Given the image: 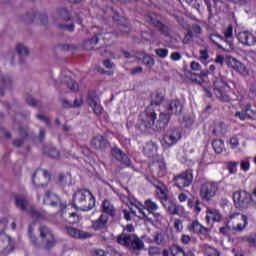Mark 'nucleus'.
<instances>
[{
	"label": "nucleus",
	"instance_id": "2",
	"mask_svg": "<svg viewBox=\"0 0 256 256\" xmlns=\"http://www.w3.org/2000/svg\"><path fill=\"white\" fill-rule=\"evenodd\" d=\"M72 205L80 211H91L95 207V196L88 189H78L73 194Z\"/></svg>",
	"mask_w": 256,
	"mask_h": 256
},
{
	"label": "nucleus",
	"instance_id": "1",
	"mask_svg": "<svg viewBox=\"0 0 256 256\" xmlns=\"http://www.w3.org/2000/svg\"><path fill=\"white\" fill-rule=\"evenodd\" d=\"M181 111H183V105L179 99L170 101L166 108V112H161L159 114V119L155 123V130L165 131L171 120V115H181Z\"/></svg>",
	"mask_w": 256,
	"mask_h": 256
},
{
	"label": "nucleus",
	"instance_id": "59",
	"mask_svg": "<svg viewBox=\"0 0 256 256\" xmlns=\"http://www.w3.org/2000/svg\"><path fill=\"white\" fill-rule=\"evenodd\" d=\"M237 165H239L238 162H228L227 169H228L229 173H231V174L237 173Z\"/></svg>",
	"mask_w": 256,
	"mask_h": 256
},
{
	"label": "nucleus",
	"instance_id": "32",
	"mask_svg": "<svg viewBox=\"0 0 256 256\" xmlns=\"http://www.w3.org/2000/svg\"><path fill=\"white\" fill-rule=\"evenodd\" d=\"M101 37H103V34H96L90 40L86 41L85 47L88 49H95V46L93 45H97L101 41Z\"/></svg>",
	"mask_w": 256,
	"mask_h": 256
},
{
	"label": "nucleus",
	"instance_id": "7",
	"mask_svg": "<svg viewBox=\"0 0 256 256\" xmlns=\"http://www.w3.org/2000/svg\"><path fill=\"white\" fill-rule=\"evenodd\" d=\"M219 191V185L216 182H206L200 186V197L202 201H211Z\"/></svg>",
	"mask_w": 256,
	"mask_h": 256
},
{
	"label": "nucleus",
	"instance_id": "28",
	"mask_svg": "<svg viewBox=\"0 0 256 256\" xmlns=\"http://www.w3.org/2000/svg\"><path fill=\"white\" fill-rule=\"evenodd\" d=\"M135 231V227L132 224H128L124 227L123 232L117 237V243H121V239L125 237V235H136L133 233Z\"/></svg>",
	"mask_w": 256,
	"mask_h": 256
},
{
	"label": "nucleus",
	"instance_id": "48",
	"mask_svg": "<svg viewBox=\"0 0 256 256\" xmlns=\"http://www.w3.org/2000/svg\"><path fill=\"white\" fill-rule=\"evenodd\" d=\"M148 21H149V23H151V25H153L156 28L161 23V20H159V16H157L155 14H149L148 15Z\"/></svg>",
	"mask_w": 256,
	"mask_h": 256
},
{
	"label": "nucleus",
	"instance_id": "50",
	"mask_svg": "<svg viewBox=\"0 0 256 256\" xmlns=\"http://www.w3.org/2000/svg\"><path fill=\"white\" fill-rule=\"evenodd\" d=\"M190 79L193 83H197L198 85H202V83H205V79L202 78L199 74L191 73Z\"/></svg>",
	"mask_w": 256,
	"mask_h": 256
},
{
	"label": "nucleus",
	"instance_id": "37",
	"mask_svg": "<svg viewBox=\"0 0 256 256\" xmlns=\"http://www.w3.org/2000/svg\"><path fill=\"white\" fill-rule=\"evenodd\" d=\"M214 135H224L227 133V125L223 122H218L213 130Z\"/></svg>",
	"mask_w": 256,
	"mask_h": 256
},
{
	"label": "nucleus",
	"instance_id": "53",
	"mask_svg": "<svg viewBox=\"0 0 256 256\" xmlns=\"http://www.w3.org/2000/svg\"><path fill=\"white\" fill-rule=\"evenodd\" d=\"M103 210L104 213L108 215H115V209H113V206H111L109 202H103Z\"/></svg>",
	"mask_w": 256,
	"mask_h": 256
},
{
	"label": "nucleus",
	"instance_id": "36",
	"mask_svg": "<svg viewBox=\"0 0 256 256\" xmlns=\"http://www.w3.org/2000/svg\"><path fill=\"white\" fill-rule=\"evenodd\" d=\"M118 29L122 35H129L131 33V26L127 20L123 21L118 25Z\"/></svg>",
	"mask_w": 256,
	"mask_h": 256
},
{
	"label": "nucleus",
	"instance_id": "14",
	"mask_svg": "<svg viewBox=\"0 0 256 256\" xmlns=\"http://www.w3.org/2000/svg\"><path fill=\"white\" fill-rule=\"evenodd\" d=\"M111 155L116 159V161H119L125 167H131V159H129V156L125 154L123 150L114 147L111 149Z\"/></svg>",
	"mask_w": 256,
	"mask_h": 256
},
{
	"label": "nucleus",
	"instance_id": "13",
	"mask_svg": "<svg viewBox=\"0 0 256 256\" xmlns=\"http://www.w3.org/2000/svg\"><path fill=\"white\" fill-rule=\"evenodd\" d=\"M179 139H181V131L177 128H173L166 132L163 141L167 147H171L172 145H175Z\"/></svg>",
	"mask_w": 256,
	"mask_h": 256
},
{
	"label": "nucleus",
	"instance_id": "25",
	"mask_svg": "<svg viewBox=\"0 0 256 256\" xmlns=\"http://www.w3.org/2000/svg\"><path fill=\"white\" fill-rule=\"evenodd\" d=\"M240 221L241 222H239L236 226L232 227V231H236L237 233L245 231V227L249 225V218L247 217V215H242Z\"/></svg>",
	"mask_w": 256,
	"mask_h": 256
},
{
	"label": "nucleus",
	"instance_id": "24",
	"mask_svg": "<svg viewBox=\"0 0 256 256\" xmlns=\"http://www.w3.org/2000/svg\"><path fill=\"white\" fill-rule=\"evenodd\" d=\"M230 65L234 71H237L241 75H245L247 73V67H245V64L239 62L237 59L233 58L230 61Z\"/></svg>",
	"mask_w": 256,
	"mask_h": 256
},
{
	"label": "nucleus",
	"instance_id": "45",
	"mask_svg": "<svg viewBox=\"0 0 256 256\" xmlns=\"http://www.w3.org/2000/svg\"><path fill=\"white\" fill-rule=\"evenodd\" d=\"M224 41L225 43H228L231 45V39H233V26H229L225 31H224Z\"/></svg>",
	"mask_w": 256,
	"mask_h": 256
},
{
	"label": "nucleus",
	"instance_id": "16",
	"mask_svg": "<svg viewBox=\"0 0 256 256\" xmlns=\"http://www.w3.org/2000/svg\"><path fill=\"white\" fill-rule=\"evenodd\" d=\"M66 233L70 237H73L74 239H90L93 235L89 232H85L83 230H79L77 228L73 227H67Z\"/></svg>",
	"mask_w": 256,
	"mask_h": 256
},
{
	"label": "nucleus",
	"instance_id": "22",
	"mask_svg": "<svg viewBox=\"0 0 256 256\" xmlns=\"http://www.w3.org/2000/svg\"><path fill=\"white\" fill-rule=\"evenodd\" d=\"M13 85V81L9 76H2L0 79V95H5V89H9Z\"/></svg>",
	"mask_w": 256,
	"mask_h": 256
},
{
	"label": "nucleus",
	"instance_id": "54",
	"mask_svg": "<svg viewBox=\"0 0 256 256\" xmlns=\"http://www.w3.org/2000/svg\"><path fill=\"white\" fill-rule=\"evenodd\" d=\"M142 63H144V65H147V67H153V65H155V60L149 55H144Z\"/></svg>",
	"mask_w": 256,
	"mask_h": 256
},
{
	"label": "nucleus",
	"instance_id": "21",
	"mask_svg": "<svg viewBox=\"0 0 256 256\" xmlns=\"http://www.w3.org/2000/svg\"><path fill=\"white\" fill-rule=\"evenodd\" d=\"M173 240V234L169 235V234H165L163 232H157L154 235V241L156 243V245H166L167 241H171Z\"/></svg>",
	"mask_w": 256,
	"mask_h": 256
},
{
	"label": "nucleus",
	"instance_id": "55",
	"mask_svg": "<svg viewBox=\"0 0 256 256\" xmlns=\"http://www.w3.org/2000/svg\"><path fill=\"white\" fill-rule=\"evenodd\" d=\"M28 235H29V238H30V240H31V243H33V245H34L35 247H39V242H37V241H38V240H37V236H35V235L33 234V228L29 227V229H28Z\"/></svg>",
	"mask_w": 256,
	"mask_h": 256
},
{
	"label": "nucleus",
	"instance_id": "57",
	"mask_svg": "<svg viewBox=\"0 0 256 256\" xmlns=\"http://www.w3.org/2000/svg\"><path fill=\"white\" fill-rule=\"evenodd\" d=\"M46 153L48 157H51V159H57V157H59V150L53 147L49 148V150Z\"/></svg>",
	"mask_w": 256,
	"mask_h": 256
},
{
	"label": "nucleus",
	"instance_id": "8",
	"mask_svg": "<svg viewBox=\"0 0 256 256\" xmlns=\"http://www.w3.org/2000/svg\"><path fill=\"white\" fill-rule=\"evenodd\" d=\"M227 87H228L227 82L225 80H223V78H218L214 82V93H215L216 97L220 101H224V103H229V101H231V97L225 91V89H227Z\"/></svg>",
	"mask_w": 256,
	"mask_h": 256
},
{
	"label": "nucleus",
	"instance_id": "10",
	"mask_svg": "<svg viewBox=\"0 0 256 256\" xmlns=\"http://www.w3.org/2000/svg\"><path fill=\"white\" fill-rule=\"evenodd\" d=\"M158 189L160 190V193L162 194L161 203H162L163 207L166 208L169 215H179V213H181V206L177 205L175 202H173L171 200H168L167 194L163 191V189H161L160 187H158Z\"/></svg>",
	"mask_w": 256,
	"mask_h": 256
},
{
	"label": "nucleus",
	"instance_id": "29",
	"mask_svg": "<svg viewBox=\"0 0 256 256\" xmlns=\"http://www.w3.org/2000/svg\"><path fill=\"white\" fill-rule=\"evenodd\" d=\"M15 205L17 209H20V211H27V205H29V202L21 196H15Z\"/></svg>",
	"mask_w": 256,
	"mask_h": 256
},
{
	"label": "nucleus",
	"instance_id": "9",
	"mask_svg": "<svg viewBox=\"0 0 256 256\" xmlns=\"http://www.w3.org/2000/svg\"><path fill=\"white\" fill-rule=\"evenodd\" d=\"M175 185L179 189H185L193 183V170H186L174 177Z\"/></svg>",
	"mask_w": 256,
	"mask_h": 256
},
{
	"label": "nucleus",
	"instance_id": "49",
	"mask_svg": "<svg viewBox=\"0 0 256 256\" xmlns=\"http://www.w3.org/2000/svg\"><path fill=\"white\" fill-rule=\"evenodd\" d=\"M19 135L22 139H27L31 133H29V127L28 126H20L19 129Z\"/></svg>",
	"mask_w": 256,
	"mask_h": 256
},
{
	"label": "nucleus",
	"instance_id": "31",
	"mask_svg": "<svg viewBox=\"0 0 256 256\" xmlns=\"http://www.w3.org/2000/svg\"><path fill=\"white\" fill-rule=\"evenodd\" d=\"M11 245V237L5 233H0V249H7Z\"/></svg>",
	"mask_w": 256,
	"mask_h": 256
},
{
	"label": "nucleus",
	"instance_id": "52",
	"mask_svg": "<svg viewBox=\"0 0 256 256\" xmlns=\"http://www.w3.org/2000/svg\"><path fill=\"white\" fill-rule=\"evenodd\" d=\"M83 105V100L75 99L74 103L71 104L69 101H65V109H71V107H81Z\"/></svg>",
	"mask_w": 256,
	"mask_h": 256
},
{
	"label": "nucleus",
	"instance_id": "3",
	"mask_svg": "<svg viewBox=\"0 0 256 256\" xmlns=\"http://www.w3.org/2000/svg\"><path fill=\"white\" fill-rule=\"evenodd\" d=\"M118 244L128 249L130 253H134V255H141V251L145 249V241L137 234L123 236Z\"/></svg>",
	"mask_w": 256,
	"mask_h": 256
},
{
	"label": "nucleus",
	"instance_id": "12",
	"mask_svg": "<svg viewBox=\"0 0 256 256\" xmlns=\"http://www.w3.org/2000/svg\"><path fill=\"white\" fill-rule=\"evenodd\" d=\"M91 145L96 151L105 152L109 147H111V143L107 140V134L94 136L91 140Z\"/></svg>",
	"mask_w": 256,
	"mask_h": 256
},
{
	"label": "nucleus",
	"instance_id": "27",
	"mask_svg": "<svg viewBox=\"0 0 256 256\" xmlns=\"http://www.w3.org/2000/svg\"><path fill=\"white\" fill-rule=\"evenodd\" d=\"M66 87L71 93H77L79 91V84L71 76H66Z\"/></svg>",
	"mask_w": 256,
	"mask_h": 256
},
{
	"label": "nucleus",
	"instance_id": "44",
	"mask_svg": "<svg viewBox=\"0 0 256 256\" xmlns=\"http://www.w3.org/2000/svg\"><path fill=\"white\" fill-rule=\"evenodd\" d=\"M212 147H213L215 153H223L225 144H223V141H221V140H215L212 142Z\"/></svg>",
	"mask_w": 256,
	"mask_h": 256
},
{
	"label": "nucleus",
	"instance_id": "43",
	"mask_svg": "<svg viewBox=\"0 0 256 256\" xmlns=\"http://www.w3.org/2000/svg\"><path fill=\"white\" fill-rule=\"evenodd\" d=\"M210 41H212V43H214V45H217V47H219V49H221V44H219V41H225V37L219 35V34H210L209 36Z\"/></svg>",
	"mask_w": 256,
	"mask_h": 256
},
{
	"label": "nucleus",
	"instance_id": "62",
	"mask_svg": "<svg viewBox=\"0 0 256 256\" xmlns=\"http://www.w3.org/2000/svg\"><path fill=\"white\" fill-rule=\"evenodd\" d=\"M182 123L184 127H191L193 125V119L190 116H184Z\"/></svg>",
	"mask_w": 256,
	"mask_h": 256
},
{
	"label": "nucleus",
	"instance_id": "39",
	"mask_svg": "<svg viewBox=\"0 0 256 256\" xmlns=\"http://www.w3.org/2000/svg\"><path fill=\"white\" fill-rule=\"evenodd\" d=\"M202 250L207 256H219V251L217 249L209 246L208 244L202 245Z\"/></svg>",
	"mask_w": 256,
	"mask_h": 256
},
{
	"label": "nucleus",
	"instance_id": "23",
	"mask_svg": "<svg viewBox=\"0 0 256 256\" xmlns=\"http://www.w3.org/2000/svg\"><path fill=\"white\" fill-rule=\"evenodd\" d=\"M65 23V31L73 33L75 31V18L68 11L65 13Z\"/></svg>",
	"mask_w": 256,
	"mask_h": 256
},
{
	"label": "nucleus",
	"instance_id": "42",
	"mask_svg": "<svg viewBox=\"0 0 256 256\" xmlns=\"http://www.w3.org/2000/svg\"><path fill=\"white\" fill-rule=\"evenodd\" d=\"M251 115H253V111L251 109H246V111L236 112V117H239L241 121H245V119H251Z\"/></svg>",
	"mask_w": 256,
	"mask_h": 256
},
{
	"label": "nucleus",
	"instance_id": "46",
	"mask_svg": "<svg viewBox=\"0 0 256 256\" xmlns=\"http://www.w3.org/2000/svg\"><path fill=\"white\" fill-rule=\"evenodd\" d=\"M66 221L67 223H69V225H75V223H79V215L77 214V212L69 213Z\"/></svg>",
	"mask_w": 256,
	"mask_h": 256
},
{
	"label": "nucleus",
	"instance_id": "61",
	"mask_svg": "<svg viewBox=\"0 0 256 256\" xmlns=\"http://www.w3.org/2000/svg\"><path fill=\"white\" fill-rule=\"evenodd\" d=\"M149 255H159L161 253V249L157 246H150L148 248Z\"/></svg>",
	"mask_w": 256,
	"mask_h": 256
},
{
	"label": "nucleus",
	"instance_id": "38",
	"mask_svg": "<svg viewBox=\"0 0 256 256\" xmlns=\"http://www.w3.org/2000/svg\"><path fill=\"white\" fill-rule=\"evenodd\" d=\"M35 19H39L41 25H47V23L49 21V17L47 16V14H39L37 12H35L32 15L31 21H35Z\"/></svg>",
	"mask_w": 256,
	"mask_h": 256
},
{
	"label": "nucleus",
	"instance_id": "40",
	"mask_svg": "<svg viewBox=\"0 0 256 256\" xmlns=\"http://www.w3.org/2000/svg\"><path fill=\"white\" fill-rule=\"evenodd\" d=\"M144 152L148 157H152V155L157 153V145L155 143H148L144 148Z\"/></svg>",
	"mask_w": 256,
	"mask_h": 256
},
{
	"label": "nucleus",
	"instance_id": "47",
	"mask_svg": "<svg viewBox=\"0 0 256 256\" xmlns=\"http://www.w3.org/2000/svg\"><path fill=\"white\" fill-rule=\"evenodd\" d=\"M219 231H220V233H221L222 235H225L226 237H230V236H231V231H233V228H231V227L229 226V221H227V222L225 223V226L221 227V228L219 229Z\"/></svg>",
	"mask_w": 256,
	"mask_h": 256
},
{
	"label": "nucleus",
	"instance_id": "19",
	"mask_svg": "<svg viewBox=\"0 0 256 256\" xmlns=\"http://www.w3.org/2000/svg\"><path fill=\"white\" fill-rule=\"evenodd\" d=\"M144 205L146 207V211L149 215V217H155V219H159L161 215L159 213H154L153 211H157L159 209V206L157 203L153 202L151 199H148L144 202Z\"/></svg>",
	"mask_w": 256,
	"mask_h": 256
},
{
	"label": "nucleus",
	"instance_id": "6",
	"mask_svg": "<svg viewBox=\"0 0 256 256\" xmlns=\"http://www.w3.org/2000/svg\"><path fill=\"white\" fill-rule=\"evenodd\" d=\"M253 196L247 191H236L233 193L234 207L236 209H249Z\"/></svg>",
	"mask_w": 256,
	"mask_h": 256
},
{
	"label": "nucleus",
	"instance_id": "35",
	"mask_svg": "<svg viewBox=\"0 0 256 256\" xmlns=\"http://www.w3.org/2000/svg\"><path fill=\"white\" fill-rule=\"evenodd\" d=\"M29 215L32 217V219H38V220H42V221L47 219V213L39 212V211L35 210V208L30 209Z\"/></svg>",
	"mask_w": 256,
	"mask_h": 256
},
{
	"label": "nucleus",
	"instance_id": "11",
	"mask_svg": "<svg viewBox=\"0 0 256 256\" xmlns=\"http://www.w3.org/2000/svg\"><path fill=\"white\" fill-rule=\"evenodd\" d=\"M39 231L42 241H45L46 243L45 249H53V247H55V244L57 243L53 232H51V230L46 226H40Z\"/></svg>",
	"mask_w": 256,
	"mask_h": 256
},
{
	"label": "nucleus",
	"instance_id": "34",
	"mask_svg": "<svg viewBox=\"0 0 256 256\" xmlns=\"http://www.w3.org/2000/svg\"><path fill=\"white\" fill-rule=\"evenodd\" d=\"M151 97V105H159L162 101H165V95L160 91L154 92Z\"/></svg>",
	"mask_w": 256,
	"mask_h": 256
},
{
	"label": "nucleus",
	"instance_id": "18",
	"mask_svg": "<svg viewBox=\"0 0 256 256\" xmlns=\"http://www.w3.org/2000/svg\"><path fill=\"white\" fill-rule=\"evenodd\" d=\"M109 221V216L102 214L97 220L92 222V228L94 231H106L107 222Z\"/></svg>",
	"mask_w": 256,
	"mask_h": 256
},
{
	"label": "nucleus",
	"instance_id": "64",
	"mask_svg": "<svg viewBox=\"0 0 256 256\" xmlns=\"http://www.w3.org/2000/svg\"><path fill=\"white\" fill-rule=\"evenodd\" d=\"M37 118L40 119V121H43L44 123H46V125L48 127H51V120H49V118H47L45 115L43 114H38Z\"/></svg>",
	"mask_w": 256,
	"mask_h": 256
},
{
	"label": "nucleus",
	"instance_id": "17",
	"mask_svg": "<svg viewBox=\"0 0 256 256\" xmlns=\"http://www.w3.org/2000/svg\"><path fill=\"white\" fill-rule=\"evenodd\" d=\"M238 40L240 43H242V45H247L248 47H251L256 43L255 35L249 31L240 32L238 34Z\"/></svg>",
	"mask_w": 256,
	"mask_h": 256
},
{
	"label": "nucleus",
	"instance_id": "51",
	"mask_svg": "<svg viewBox=\"0 0 256 256\" xmlns=\"http://www.w3.org/2000/svg\"><path fill=\"white\" fill-rule=\"evenodd\" d=\"M16 51L18 55H29V49L23 45V43H19L16 46Z\"/></svg>",
	"mask_w": 256,
	"mask_h": 256
},
{
	"label": "nucleus",
	"instance_id": "41",
	"mask_svg": "<svg viewBox=\"0 0 256 256\" xmlns=\"http://www.w3.org/2000/svg\"><path fill=\"white\" fill-rule=\"evenodd\" d=\"M170 251L172 256H185V250L179 245H172Z\"/></svg>",
	"mask_w": 256,
	"mask_h": 256
},
{
	"label": "nucleus",
	"instance_id": "4",
	"mask_svg": "<svg viewBox=\"0 0 256 256\" xmlns=\"http://www.w3.org/2000/svg\"><path fill=\"white\" fill-rule=\"evenodd\" d=\"M155 119H157V113H155L152 106H149L146 108L145 112L140 115L136 127H138L142 133H147V131L152 129L153 125H155Z\"/></svg>",
	"mask_w": 256,
	"mask_h": 256
},
{
	"label": "nucleus",
	"instance_id": "56",
	"mask_svg": "<svg viewBox=\"0 0 256 256\" xmlns=\"http://www.w3.org/2000/svg\"><path fill=\"white\" fill-rule=\"evenodd\" d=\"M155 53L161 59H165V57H167L169 55V50H167L166 48H159V49L155 50Z\"/></svg>",
	"mask_w": 256,
	"mask_h": 256
},
{
	"label": "nucleus",
	"instance_id": "26",
	"mask_svg": "<svg viewBox=\"0 0 256 256\" xmlns=\"http://www.w3.org/2000/svg\"><path fill=\"white\" fill-rule=\"evenodd\" d=\"M206 213L207 223H211V221H221V214L219 213V211L208 209Z\"/></svg>",
	"mask_w": 256,
	"mask_h": 256
},
{
	"label": "nucleus",
	"instance_id": "63",
	"mask_svg": "<svg viewBox=\"0 0 256 256\" xmlns=\"http://www.w3.org/2000/svg\"><path fill=\"white\" fill-rule=\"evenodd\" d=\"M113 37H117V35H115L113 32H106L104 35H102L101 39H103V41H111Z\"/></svg>",
	"mask_w": 256,
	"mask_h": 256
},
{
	"label": "nucleus",
	"instance_id": "60",
	"mask_svg": "<svg viewBox=\"0 0 256 256\" xmlns=\"http://www.w3.org/2000/svg\"><path fill=\"white\" fill-rule=\"evenodd\" d=\"M26 103L30 105V107H37V105H39V102L35 100L31 95L26 97Z\"/></svg>",
	"mask_w": 256,
	"mask_h": 256
},
{
	"label": "nucleus",
	"instance_id": "33",
	"mask_svg": "<svg viewBox=\"0 0 256 256\" xmlns=\"http://www.w3.org/2000/svg\"><path fill=\"white\" fill-rule=\"evenodd\" d=\"M139 210V215H136L139 219H147V221H153V217L149 216V212H147V207L141 205L137 207Z\"/></svg>",
	"mask_w": 256,
	"mask_h": 256
},
{
	"label": "nucleus",
	"instance_id": "58",
	"mask_svg": "<svg viewBox=\"0 0 256 256\" xmlns=\"http://www.w3.org/2000/svg\"><path fill=\"white\" fill-rule=\"evenodd\" d=\"M156 29H158V31H161L162 35H165L166 37H167V35H169V26L164 25L161 22L158 24Z\"/></svg>",
	"mask_w": 256,
	"mask_h": 256
},
{
	"label": "nucleus",
	"instance_id": "15",
	"mask_svg": "<svg viewBox=\"0 0 256 256\" xmlns=\"http://www.w3.org/2000/svg\"><path fill=\"white\" fill-rule=\"evenodd\" d=\"M88 105L92 107L95 115H101V113H103V107L99 104V96H97V93H88Z\"/></svg>",
	"mask_w": 256,
	"mask_h": 256
},
{
	"label": "nucleus",
	"instance_id": "5",
	"mask_svg": "<svg viewBox=\"0 0 256 256\" xmlns=\"http://www.w3.org/2000/svg\"><path fill=\"white\" fill-rule=\"evenodd\" d=\"M44 205H49L50 207H58L59 211L56 213V215H60V217H63V213H65V204L63 201H61V197H59L57 194L46 191L43 199Z\"/></svg>",
	"mask_w": 256,
	"mask_h": 256
},
{
	"label": "nucleus",
	"instance_id": "20",
	"mask_svg": "<svg viewBox=\"0 0 256 256\" xmlns=\"http://www.w3.org/2000/svg\"><path fill=\"white\" fill-rule=\"evenodd\" d=\"M189 231H193L194 233H199L200 235H207L210 229L204 227L199 223V221H194L188 226Z\"/></svg>",
	"mask_w": 256,
	"mask_h": 256
},
{
	"label": "nucleus",
	"instance_id": "30",
	"mask_svg": "<svg viewBox=\"0 0 256 256\" xmlns=\"http://www.w3.org/2000/svg\"><path fill=\"white\" fill-rule=\"evenodd\" d=\"M242 243H248L251 247H255L256 245V234L252 233L249 235H245L239 238Z\"/></svg>",
	"mask_w": 256,
	"mask_h": 256
}]
</instances>
